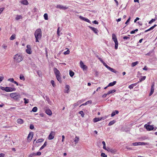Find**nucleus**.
<instances>
[{"mask_svg": "<svg viewBox=\"0 0 157 157\" xmlns=\"http://www.w3.org/2000/svg\"><path fill=\"white\" fill-rule=\"evenodd\" d=\"M34 36L36 38V42H39L42 36V32L40 29H38L36 30L34 33Z\"/></svg>", "mask_w": 157, "mask_h": 157, "instance_id": "f257e3e1", "label": "nucleus"}, {"mask_svg": "<svg viewBox=\"0 0 157 157\" xmlns=\"http://www.w3.org/2000/svg\"><path fill=\"white\" fill-rule=\"evenodd\" d=\"M13 59L15 61L19 63L23 60V58L19 54H16L13 56Z\"/></svg>", "mask_w": 157, "mask_h": 157, "instance_id": "f03ea898", "label": "nucleus"}, {"mask_svg": "<svg viewBox=\"0 0 157 157\" xmlns=\"http://www.w3.org/2000/svg\"><path fill=\"white\" fill-rule=\"evenodd\" d=\"M10 96L11 98L16 100H19L20 98V94L15 92L10 94Z\"/></svg>", "mask_w": 157, "mask_h": 157, "instance_id": "7ed1b4c3", "label": "nucleus"}, {"mask_svg": "<svg viewBox=\"0 0 157 157\" xmlns=\"http://www.w3.org/2000/svg\"><path fill=\"white\" fill-rule=\"evenodd\" d=\"M112 38L115 44V48L116 49H117L118 48V42L117 39V36L115 34L113 33L112 34Z\"/></svg>", "mask_w": 157, "mask_h": 157, "instance_id": "20e7f679", "label": "nucleus"}, {"mask_svg": "<svg viewBox=\"0 0 157 157\" xmlns=\"http://www.w3.org/2000/svg\"><path fill=\"white\" fill-rule=\"evenodd\" d=\"M79 139V138H72V140H71L70 142L71 144V143H72L71 145L73 146H75L76 144L78 142Z\"/></svg>", "mask_w": 157, "mask_h": 157, "instance_id": "39448f33", "label": "nucleus"}, {"mask_svg": "<svg viewBox=\"0 0 157 157\" xmlns=\"http://www.w3.org/2000/svg\"><path fill=\"white\" fill-rule=\"evenodd\" d=\"M144 127L148 131H151L153 129L154 127L153 125L145 124Z\"/></svg>", "mask_w": 157, "mask_h": 157, "instance_id": "423d86ee", "label": "nucleus"}, {"mask_svg": "<svg viewBox=\"0 0 157 157\" xmlns=\"http://www.w3.org/2000/svg\"><path fill=\"white\" fill-rule=\"evenodd\" d=\"M80 64L81 68H82L83 71L87 69V67L86 65L84 64L83 63L82 61H80Z\"/></svg>", "mask_w": 157, "mask_h": 157, "instance_id": "0eeeda50", "label": "nucleus"}, {"mask_svg": "<svg viewBox=\"0 0 157 157\" xmlns=\"http://www.w3.org/2000/svg\"><path fill=\"white\" fill-rule=\"evenodd\" d=\"M56 7L57 8H59L60 9L63 10H66L68 8V7H67L66 6H64L60 5H57L56 6Z\"/></svg>", "mask_w": 157, "mask_h": 157, "instance_id": "6e6552de", "label": "nucleus"}, {"mask_svg": "<svg viewBox=\"0 0 157 157\" xmlns=\"http://www.w3.org/2000/svg\"><path fill=\"white\" fill-rule=\"evenodd\" d=\"M26 47L27 48V49L26 50V53L28 54H31L32 53V51H31L30 46L29 45H27Z\"/></svg>", "mask_w": 157, "mask_h": 157, "instance_id": "1a4fd4ad", "label": "nucleus"}, {"mask_svg": "<svg viewBox=\"0 0 157 157\" xmlns=\"http://www.w3.org/2000/svg\"><path fill=\"white\" fill-rule=\"evenodd\" d=\"M15 90L16 89L14 88H12L11 87H6L5 89V91L8 92L15 91Z\"/></svg>", "mask_w": 157, "mask_h": 157, "instance_id": "9d476101", "label": "nucleus"}, {"mask_svg": "<svg viewBox=\"0 0 157 157\" xmlns=\"http://www.w3.org/2000/svg\"><path fill=\"white\" fill-rule=\"evenodd\" d=\"M88 27L91 30H92L95 33L97 34L98 33V30L97 29L94 27H93L90 26H89Z\"/></svg>", "mask_w": 157, "mask_h": 157, "instance_id": "9b49d317", "label": "nucleus"}, {"mask_svg": "<svg viewBox=\"0 0 157 157\" xmlns=\"http://www.w3.org/2000/svg\"><path fill=\"white\" fill-rule=\"evenodd\" d=\"M79 18L81 20H84L85 21L90 23V21L87 18H85L81 16H80Z\"/></svg>", "mask_w": 157, "mask_h": 157, "instance_id": "f8f14e48", "label": "nucleus"}, {"mask_svg": "<svg viewBox=\"0 0 157 157\" xmlns=\"http://www.w3.org/2000/svg\"><path fill=\"white\" fill-rule=\"evenodd\" d=\"M154 84H153L151 86V92H150V93L149 94V96H150L151 95H152V94L154 93Z\"/></svg>", "mask_w": 157, "mask_h": 157, "instance_id": "ddd939ff", "label": "nucleus"}, {"mask_svg": "<svg viewBox=\"0 0 157 157\" xmlns=\"http://www.w3.org/2000/svg\"><path fill=\"white\" fill-rule=\"evenodd\" d=\"M54 71L56 75L60 74L59 71L56 68H54Z\"/></svg>", "mask_w": 157, "mask_h": 157, "instance_id": "4468645a", "label": "nucleus"}, {"mask_svg": "<svg viewBox=\"0 0 157 157\" xmlns=\"http://www.w3.org/2000/svg\"><path fill=\"white\" fill-rule=\"evenodd\" d=\"M137 145H148L149 144V143H145L144 142H137Z\"/></svg>", "mask_w": 157, "mask_h": 157, "instance_id": "2eb2a0df", "label": "nucleus"}, {"mask_svg": "<svg viewBox=\"0 0 157 157\" xmlns=\"http://www.w3.org/2000/svg\"><path fill=\"white\" fill-rule=\"evenodd\" d=\"M70 86L68 85H66L65 86L66 90L64 91V93H68L69 92V90L70 89Z\"/></svg>", "mask_w": 157, "mask_h": 157, "instance_id": "dca6fc26", "label": "nucleus"}, {"mask_svg": "<svg viewBox=\"0 0 157 157\" xmlns=\"http://www.w3.org/2000/svg\"><path fill=\"white\" fill-rule=\"evenodd\" d=\"M45 112L49 116L52 115V113L51 110L49 109H46Z\"/></svg>", "mask_w": 157, "mask_h": 157, "instance_id": "f3484780", "label": "nucleus"}, {"mask_svg": "<svg viewBox=\"0 0 157 157\" xmlns=\"http://www.w3.org/2000/svg\"><path fill=\"white\" fill-rule=\"evenodd\" d=\"M21 2L22 4L26 5H27L29 4V3L27 0H22Z\"/></svg>", "mask_w": 157, "mask_h": 157, "instance_id": "a211bd4d", "label": "nucleus"}, {"mask_svg": "<svg viewBox=\"0 0 157 157\" xmlns=\"http://www.w3.org/2000/svg\"><path fill=\"white\" fill-rule=\"evenodd\" d=\"M56 76L57 80L60 83H61L62 82V80L60 76V75H56Z\"/></svg>", "mask_w": 157, "mask_h": 157, "instance_id": "6ab92c4d", "label": "nucleus"}, {"mask_svg": "<svg viewBox=\"0 0 157 157\" xmlns=\"http://www.w3.org/2000/svg\"><path fill=\"white\" fill-rule=\"evenodd\" d=\"M102 118H95L93 119L94 122H96L101 120Z\"/></svg>", "mask_w": 157, "mask_h": 157, "instance_id": "aec40b11", "label": "nucleus"}, {"mask_svg": "<svg viewBox=\"0 0 157 157\" xmlns=\"http://www.w3.org/2000/svg\"><path fill=\"white\" fill-rule=\"evenodd\" d=\"M17 122L18 124H22L23 123V120L21 118L17 119Z\"/></svg>", "mask_w": 157, "mask_h": 157, "instance_id": "412c9836", "label": "nucleus"}, {"mask_svg": "<svg viewBox=\"0 0 157 157\" xmlns=\"http://www.w3.org/2000/svg\"><path fill=\"white\" fill-rule=\"evenodd\" d=\"M47 145V142L46 141H45L44 144L40 147L39 150H41L44 148Z\"/></svg>", "mask_w": 157, "mask_h": 157, "instance_id": "4be33fe9", "label": "nucleus"}, {"mask_svg": "<svg viewBox=\"0 0 157 157\" xmlns=\"http://www.w3.org/2000/svg\"><path fill=\"white\" fill-rule=\"evenodd\" d=\"M116 83V82L115 81H113V82L110 83L109 85L107 86H113L115 85Z\"/></svg>", "mask_w": 157, "mask_h": 157, "instance_id": "5701e85b", "label": "nucleus"}, {"mask_svg": "<svg viewBox=\"0 0 157 157\" xmlns=\"http://www.w3.org/2000/svg\"><path fill=\"white\" fill-rule=\"evenodd\" d=\"M90 103V104H91L92 103V101L91 100L88 101H87L85 103L82 104V105H81L80 107L82 105H88L89 104V103Z\"/></svg>", "mask_w": 157, "mask_h": 157, "instance_id": "b1692460", "label": "nucleus"}, {"mask_svg": "<svg viewBox=\"0 0 157 157\" xmlns=\"http://www.w3.org/2000/svg\"><path fill=\"white\" fill-rule=\"evenodd\" d=\"M108 69L112 71V72H114V73H117V71L114 69L109 67L108 68Z\"/></svg>", "mask_w": 157, "mask_h": 157, "instance_id": "393cba45", "label": "nucleus"}, {"mask_svg": "<svg viewBox=\"0 0 157 157\" xmlns=\"http://www.w3.org/2000/svg\"><path fill=\"white\" fill-rule=\"evenodd\" d=\"M139 62L138 61H136V62H133L132 63L131 66L132 67H134L138 64Z\"/></svg>", "mask_w": 157, "mask_h": 157, "instance_id": "a878e982", "label": "nucleus"}, {"mask_svg": "<svg viewBox=\"0 0 157 157\" xmlns=\"http://www.w3.org/2000/svg\"><path fill=\"white\" fill-rule=\"evenodd\" d=\"M109 151L112 153H115L117 151V150L116 149H109Z\"/></svg>", "mask_w": 157, "mask_h": 157, "instance_id": "bb28decb", "label": "nucleus"}, {"mask_svg": "<svg viewBox=\"0 0 157 157\" xmlns=\"http://www.w3.org/2000/svg\"><path fill=\"white\" fill-rule=\"evenodd\" d=\"M16 35L15 34H13L10 37V40H13L16 38Z\"/></svg>", "mask_w": 157, "mask_h": 157, "instance_id": "cd10ccee", "label": "nucleus"}, {"mask_svg": "<svg viewBox=\"0 0 157 157\" xmlns=\"http://www.w3.org/2000/svg\"><path fill=\"white\" fill-rule=\"evenodd\" d=\"M55 135V132H52L50 134L48 137H54Z\"/></svg>", "mask_w": 157, "mask_h": 157, "instance_id": "c85d7f7f", "label": "nucleus"}, {"mask_svg": "<svg viewBox=\"0 0 157 157\" xmlns=\"http://www.w3.org/2000/svg\"><path fill=\"white\" fill-rule=\"evenodd\" d=\"M22 17L21 15H17L15 18V19L16 20H18L20 19H22Z\"/></svg>", "mask_w": 157, "mask_h": 157, "instance_id": "c756f323", "label": "nucleus"}, {"mask_svg": "<svg viewBox=\"0 0 157 157\" xmlns=\"http://www.w3.org/2000/svg\"><path fill=\"white\" fill-rule=\"evenodd\" d=\"M116 91L115 90H110L109 91L108 93L107 94H113L114 92H115Z\"/></svg>", "mask_w": 157, "mask_h": 157, "instance_id": "7c9ffc66", "label": "nucleus"}, {"mask_svg": "<svg viewBox=\"0 0 157 157\" xmlns=\"http://www.w3.org/2000/svg\"><path fill=\"white\" fill-rule=\"evenodd\" d=\"M136 85L135 83L132 84L128 86V88L130 89H132L133 88L134 86H135Z\"/></svg>", "mask_w": 157, "mask_h": 157, "instance_id": "2f4dec72", "label": "nucleus"}, {"mask_svg": "<svg viewBox=\"0 0 157 157\" xmlns=\"http://www.w3.org/2000/svg\"><path fill=\"white\" fill-rule=\"evenodd\" d=\"M33 133L32 132H31L29 133L27 137H33Z\"/></svg>", "mask_w": 157, "mask_h": 157, "instance_id": "473e14b6", "label": "nucleus"}, {"mask_svg": "<svg viewBox=\"0 0 157 157\" xmlns=\"http://www.w3.org/2000/svg\"><path fill=\"white\" fill-rule=\"evenodd\" d=\"M74 74L75 73L74 72L71 71H70L69 75L71 77H73L74 75Z\"/></svg>", "mask_w": 157, "mask_h": 157, "instance_id": "72a5a7b5", "label": "nucleus"}, {"mask_svg": "<svg viewBox=\"0 0 157 157\" xmlns=\"http://www.w3.org/2000/svg\"><path fill=\"white\" fill-rule=\"evenodd\" d=\"M115 121L114 120H113L112 121H111L109 122V123L108 124V125L109 126H111L113 124L115 123Z\"/></svg>", "mask_w": 157, "mask_h": 157, "instance_id": "f704fd0d", "label": "nucleus"}, {"mask_svg": "<svg viewBox=\"0 0 157 157\" xmlns=\"http://www.w3.org/2000/svg\"><path fill=\"white\" fill-rule=\"evenodd\" d=\"M20 79H21V80H22L23 81H25V78L24 77V76H23V75H20Z\"/></svg>", "mask_w": 157, "mask_h": 157, "instance_id": "c9c22d12", "label": "nucleus"}, {"mask_svg": "<svg viewBox=\"0 0 157 157\" xmlns=\"http://www.w3.org/2000/svg\"><path fill=\"white\" fill-rule=\"evenodd\" d=\"M44 140L42 138H40V139H38L36 141V143H40L43 142L44 141Z\"/></svg>", "mask_w": 157, "mask_h": 157, "instance_id": "e433bc0d", "label": "nucleus"}, {"mask_svg": "<svg viewBox=\"0 0 157 157\" xmlns=\"http://www.w3.org/2000/svg\"><path fill=\"white\" fill-rule=\"evenodd\" d=\"M146 76H144L142 77L141 78H140V82H141L142 81H144L146 79Z\"/></svg>", "mask_w": 157, "mask_h": 157, "instance_id": "4c0bfd02", "label": "nucleus"}, {"mask_svg": "<svg viewBox=\"0 0 157 157\" xmlns=\"http://www.w3.org/2000/svg\"><path fill=\"white\" fill-rule=\"evenodd\" d=\"M37 110V108L36 107H34L32 109V111L34 112H36Z\"/></svg>", "mask_w": 157, "mask_h": 157, "instance_id": "58836bf2", "label": "nucleus"}, {"mask_svg": "<svg viewBox=\"0 0 157 157\" xmlns=\"http://www.w3.org/2000/svg\"><path fill=\"white\" fill-rule=\"evenodd\" d=\"M44 18L46 20L48 19V15L47 13H45L44 15Z\"/></svg>", "mask_w": 157, "mask_h": 157, "instance_id": "ea45409f", "label": "nucleus"}, {"mask_svg": "<svg viewBox=\"0 0 157 157\" xmlns=\"http://www.w3.org/2000/svg\"><path fill=\"white\" fill-rule=\"evenodd\" d=\"M102 143L103 144V148L105 150H106L105 146V143L104 141L102 142Z\"/></svg>", "mask_w": 157, "mask_h": 157, "instance_id": "a19ab883", "label": "nucleus"}, {"mask_svg": "<svg viewBox=\"0 0 157 157\" xmlns=\"http://www.w3.org/2000/svg\"><path fill=\"white\" fill-rule=\"evenodd\" d=\"M24 103L25 104H27L29 102V100L28 99H26V98H24Z\"/></svg>", "mask_w": 157, "mask_h": 157, "instance_id": "79ce46f5", "label": "nucleus"}, {"mask_svg": "<svg viewBox=\"0 0 157 157\" xmlns=\"http://www.w3.org/2000/svg\"><path fill=\"white\" fill-rule=\"evenodd\" d=\"M79 113L80 114L82 117H83L84 116V114L83 111H81L79 112Z\"/></svg>", "mask_w": 157, "mask_h": 157, "instance_id": "37998d69", "label": "nucleus"}, {"mask_svg": "<svg viewBox=\"0 0 157 157\" xmlns=\"http://www.w3.org/2000/svg\"><path fill=\"white\" fill-rule=\"evenodd\" d=\"M51 84L52 85L53 87H55L56 85L55 84L54 81L53 80H51Z\"/></svg>", "mask_w": 157, "mask_h": 157, "instance_id": "c03bdc74", "label": "nucleus"}, {"mask_svg": "<svg viewBox=\"0 0 157 157\" xmlns=\"http://www.w3.org/2000/svg\"><path fill=\"white\" fill-rule=\"evenodd\" d=\"M101 155L102 157H107V155L104 153H102L101 154Z\"/></svg>", "mask_w": 157, "mask_h": 157, "instance_id": "a18cd8bd", "label": "nucleus"}, {"mask_svg": "<svg viewBox=\"0 0 157 157\" xmlns=\"http://www.w3.org/2000/svg\"><path fill=\"white\" fill-rule=\"evenodd\" d=\"M137 144H137V142L133 143H132L130 145L131 146H138Z\"/></svg>", "mask_w": 157, "mask_h": 157, "instance_id": "49530a36", "label": "nucleus"}, {"mask_svg": "<svg viewBox=\"0 0 157 157\" xmlns=\"http://www.w3.org/2000/svg\"><path fill=\"white\" fill-rule=\"evenodd\" d=\"M70 52V51L69 50H67L66 51L64 52V54L65 55H67L69 54Z\"/></svg>", "mask_w": 157, "mask_h": 157, "instance_id": "de8ad7c7", "label": "nucleus"}, {"mask_svg": "<svg viewBox=\"0 0 157 157\" xmlns=\"http://www.w3.org/2000/svg\"><path fill=\"white\" fill-rule=\"evenodd\" d=\"M36 154L35 153H33L31 154L29 156V157H33V156H35Z\"/></svg>", "mask_w": 157, "mask_h": 157, "instance_id": "09e8293b", "label": "nucleus"}, {"mask_svg": "<svg viewBox=\"0 0 157 157\" xmlns=\"http://www.w3.org/2000/svg\"><path fill=\"white\" fill-rule=\"evenodd\" d=\"M155 21V19H152L150 21H149L148 22V23L149 24H151L152 22H153L154 21Z\"/></svg>", "mask_w": 157, "mask_h": 157, "instance_id": "8fccbe9b", "label": "nucleus"}, {"mask_svg": "<svg viewBox=\"0 0 157 157\" xmlns=\"http://www.w3.org/2000/svg\"><path fill=\"white\" fill-rule=\"evenodd\" d=\"M8 81L13 82L14 81V79L13 78H9L8 79Z\"/></svg>", "mask_w": 157, "mask_h": 157, "instance_id": "3c124183", "label": "nucleus"}, {"mask_svg": "<svg viewBox=\"0 0 157 157\" xmlns=\"http://www.w3.org/2000/svg\"><path fill=\"white\" fill-rule=\"evenodd\" d=\"M103 65H104L105 67H106L108 69V68L109 67V66L108 65H107L106 64V63L104 62L103 63Z\"/></svg>", "mask_w": 157, "mask_h": 157, "instance_id": "603ef678", "label": "nucleus"}, {"mask_svg": "<svg viewBox=\"0 0 157 157\" xmlns=\"http://www.w3.org/2000/svg\"><path fill=\"white\" fill-rule=\"evenodd\" d=\"M2 47L4 49H6L7 48V46L6 44H4L2 45Z\"/></svg>", "mask_w": 157, "mask_h": 157, "instance_id": "864d4df0", "label": "nucleus"}, {"mask_svg": "<svg viewBox=\"0 0 157 157\" xmlns=\"http://www.w3.org/2000/svg\"><path fill=\"white\" fill-rule=\"evenodd\" d=\"M84 100H80L78 101L77 102H78V105H79L83 101H84Z\"/></svg>", "mask_w": 157, "mask_h": 157, "instance_id": "5fc2aeb1", "label": "nucleus"}, {"mask_svg": "<svg viewBox=\"0 0 157 157\" xmlns=\"http://www.w3.org/2000/svg\"><path fill=\"white\" fill-rule=\"evenodd\" d=\"M36 155H41V152L40 151L37 152L36 153H35Z\"/></svg>", "mask_w": 157, "mask_h": 157, "instance_id": "6e6d98bb", "label": "nucleus"}, {"mask_svg": "<svg viewBox=\"0 0 157 157\" xmlns=\"http://www.w3.org/2000/svg\"><path fill=\"white\" fill-rule=\"evenodd\" d=\"M79 105L78 104V102H77V103H75V104H74L73 105L74 106V108H75V107L78 106Z\"/></svg>", "mask_w": 157, "mask_h": 157, "instance_id": "4d7b16f0", "label": "nucleus"}, {"mask_svg": "<svg viewBox=\"0 0 157 157\" xmlns=\"http://www.w3.org/2000/svg\"><path fill=\"white\" fill-rule=\"evenodd\" d=\"M131 19V17H129L128 19V20L127 21L125 22V24H127L130 21Z\"/></svg>", "mask_w": 157, "mask_h": 157, "instance_id": "13d9d810", "label": "nucleus"}, {"mask_svg": "<svg viewBox=\"0 0 157 157\" xmlns=\"http://www.w3.org/2000/svg\"><path fill=\"white\" fill-rule=\"evenodd\" d=\"M4 77L3 76H0V83L3 80Z\"/></svg>", "mask_w": 157, "mask_h": 157, "instance_id": "bf43d9fd", "label": "nucleus"}, {"mask_svg": "<svg viewBox=\"0 0 157 157\" xmlns=\"http://www.w3.org/2000/svg\"><path fill=\"white\" fill-rule=\"evenodd\" d=\"M29 127L30 129H33L34 128V126L33 124H31L30 125Z\"/></svg>", "mask_w": 157, "mask_h": 157, "instance_id": "052dcab7", "label": "nucleus"}, {"mask_svg": "<svg viewBox=\"0 0 157 157\" xmlns=\"http://www.w3.org/2000/svg\"><path fill=\"white\" fill-rule=\"evenodd\" d=\"M116 115L115 111L113 112L111 114V116L113 117L114 116Z\"/></svg>", "mask_w": 157, "mask_h": 157, "instance_id": "680f3d73", "label": "nucleus"}, {"mask_svg": "<svg viewBox=\"0 0 157 157\" xmlns=\"http://www.w3.org/2000/svg\"><path fill=\"white\" fill-rule=\"evenodd\" d=\"M156 25H154L152 26L150 28V29L151 30L153 29L156 26Z\"/></svg>", "mask_w": 157, "mask_h": 157, "instance_id": "e2e57ef3", "label": "nucleus"}, {"mask_svg": "<svg viewBox=\"0 0 157 157\" xmlns=\"http://www.w3.org/2000/svg\"><path fill=\"white\" fill-rule=\"evenodd\" d=\"M93 23L95 24L98 25V22L96 20L94 21H93Z\"/></svg>", "mask_w": 157, "mask_h": 157, "instance_id": "0e129e2a", "label": "nucleus"}, {"mask_svg": "<svg viewBox=\"0 0 157 157\" xmlns=\"http://www.w3.org/2000/svg\"><path fill=\"white\" fill-rule=\"evenodd\" d=\"M4 8H3V7L0 8V14L2 13V11L4 10Z\"/></svg>", "mask_w": 157, "mask_h": 157, "instance_id": "69168bd1", "label": "nucleus"}, {"mask_svg": "<svg viewBox=\"0 0 157 157\" xmlns=\"http://www.w3.org/2000/svg\"><path fill=\"white\" fill-rule=\"evenodd\" d=\"M59 27H58V29H57V34L58 35V36H60V35H59Z\"/></svg>", "mask_w": 157, "mask_h": 157, "instance_id": "338daca9", "label": "nucleus"}, {"mask_svg": "<svg viewBox=\"0 0 157 157\" xmlns=\"http://www.w3.org/2000/svg\"><path fill=\"white\" fill-rule=\"evenodd\" d=\"M108 95V94H107H107H105L102 95V97L103 98H104L106 97L107 95Z\"/></svg>", "mask_w": 157, "mask_h": 157, "instance_id": "774afa93", "label": "nucleus"}]
</instances>
